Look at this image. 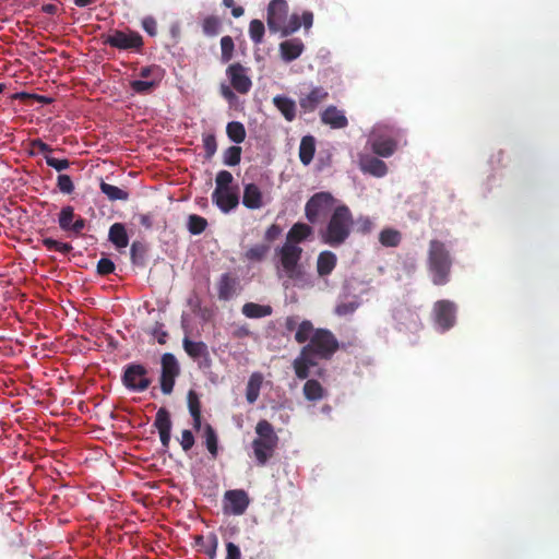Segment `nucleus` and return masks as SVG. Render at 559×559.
I'll return each mask as SVG.
<instances>
[{"instance_id": "nucleus-57", "label": "nucleus", "mask_w": 559, "mask_h": 559, "mask_svg": "<svg viewBox=\"0 0 559 559\" xmlns=\"http://www.w3.org/2000/svg\"><path fill=\"white\" fill-rule=\"evenodd\" d=\"M32 146V154H44L50 155V153L53 151L51 146H49L47 143L41 141L40 139H35L31 142Z\"/></svg>"}, {"instance_id": "nucleus-11", "label": "nucleus", "mask_w": 559, "mask_h": 559, "mask_svg": "<svg viewBox=\"0 0 559 559\" xmlns=\"http://www.w3.org/2000/svg\"><path fill=\"white\" fill-rule=\"evenodd\" d=\"M456 306L450 300H439L433 305L435 322L444 332L455 323Z\"/></svg>"}, {"instance_id": "nucleus-31", "label": "nucleus", "mask_w": 559, "mask_h": 559, "mask_svg": "<svg viewBox=\"0 0 559 559\" xmlns=\"http://www.w3.org/2000/svg\"><path fill=\"white\" fill-rule=\"evenodd\" d=\"M306 400L311 402L320 401L325 395V390L318 380L309 379L302 388Z\"/></svg>"}, {"instance_id": "nucleus-5", "label": "nucleus", "mask_w": 559, "mask_h": 559, "mask_svg": "<svg viewBox=\"0 0 559 559\" xmlns=\"http://www.w3.org/2000/svg\"><path fill=\"white\" fill-rule=\"evenodd\" d=\"M276 255L280 258V263L288 278L298 280L301 277L302 271L299 261L302 255V248L300 246L284 242V245L276 250Z\"/></svg>"}, {"instance_id": "nucleus-15", "label": "nucleus", "mask_w": 559, "mask_h": 559, "mask_svg": "<svg viewBox=\"0 0 559 559\" xmlns=\"http://www.w3.org/2000/svg\"><path fill=\"white\" fill-rule=\"evenodd\" d=\"M182 346L189 357L194 360H199L200 368H207L211 366V356L207 345L204 342H193L189 337H185Z\"/></svg>"}, {"instance_id": "nucleus-18", "label": "nucleus", "mask_w": 559, "mask_h": 559, "mask_svg": "<svg viewBox=\"0 0 559 559\" xmlns=\"http://www.w3.org/2000/svg\"><path fill=\"white\" fill-rule=\"evenodd\" d=\"M393 319L396 322V328L402 330L416 329L418 325V314L406 306H397L393 310Z\"/></svg>"}, {"instance_id": "nucleus-23", "label": "nucleus", "mask_w": 559, "mask_h": 559, "mask_svg": "<svg viewBox=\"0 0 559 559\" xmlns=\"http://www.w3.org/2000/svg\"><path fill=\"white\" fill-rule=\"evenodd\" d=\"M312 233L313 229L310 225L301 222L295 223L288 230L285 242L299 246V243L307 240Z\"/></svg>"}, {"instance_id": "nucleus-59", "label": "nucleus", "mask_w": 559, "mask_h": 559, "mask_svg": "<svg viewBox=\"0 0 559 559\" xmlns=\"http://www.w3.org/2000/svg\"><path fill=\"white\" fill-rule=\"evenodd\" d=\"M194 436L193 433L188 430V429H185L182 432H181V440H180V445L182 448V450L185 452H188L189 450L192 449V447L194 445Z\"/></svg>"}, {"instance_id": "nucleus-41", "label": "nucleus", "mask_w": 559, "mask_h": 559, "mask_svg": "<svg viewBox=\"0 0 559 559\" xmlns=\"http://www.w3.org/2000/svg\"><path fill=\"white\" fill-rule=\"evenodd\" d=\"M222 21L218 16L209 15L202 22L203 33L207 36H215L219 33Z\"/></svg>"}, {"instance_id": "nucleus-58", "label": "nucleus", "mask_w": 559, "mask_h": 559, "mask_svg": "<svg viewBox=\"0 0 559 559\" xmlns=\"http://www.w3.org/2000/svg\"><path fill=\"white\" fill-rule=\"evenodd\" d=\"M115 271V263L108 258H102L97 262V273L99 275H108Z\"/></svg>"}, {"instance_id": "nucleus-2", "label": "nucleus", "mask_w": 559, "mask_h": 559, "mask_svg": "<svg viewBox=\"0 0 559 559\" xmlns=\"http://www.w3.org/2000/svg\"><path fill=\"white\" fill-rule=\"evenodd\" d=\"M354 224L355 219L349 207L338 204L326 223L318 230L319 238L323 243L338 248L348 240Z\"/></svg>"}, {"instance_id": "nucleus-33", "label": "nucleus", "mask_w": 559, "mask_h": 559, "mask_svg": "<svg viewBox=\"0 0 559 559\" xmlns=\"http://www.w3.org/2000/svg\"><path fill=\"white\" fill-rule=\"evenodd\" d=\"M203 437L205 439V447L213 459L217 457L218 454V438L215 429L210 424H205L203 427Z\"/></svg>"}, {"instance_id": "nucleus-22", "label": "nucleus", "mask_w": 559, "mask_h": 559, "mask_svg": "<svg viewBox=\"0 0 559 559\" xmlns=\"http://www.w3.org/2000/svg\"><path fill=\"white\" fill-rule=\"evenodd\" d=\"M359 167L362 173L378 178L385 176L388 173L386 164L374 156H362L359 160Z\"/></svg>"}, {"instance_id": "nucleus-19", "label": "nucleus", "mask_w": 559, "mask_h": 559, "mask_svg": "<svg viewBox=\"0 0 559 559\" xmlns=\"http://www.w3.org/2000/svg\"><path fill=\"white\" fill-rule=\"evenodd\" d=\"M328 96L329 93L325 88L317 86L299 98V105L306 112H312L328 98Z\"/></svg>"}, {"instance_id": "nucleus-44", "label": "nucleus", "mask_w": 559, "mask_h": 559, "mask_svg": "<svg viewBox=\"0 0 559 559\" xmlns=\"http://www.w3.org/2000/svg\"><path fill=\"white\" fill-rule=\"evenodd\" d=\"M270 249V246L266 243H258L249 248L245 255L250 261H262L269 253Z\"/></svg>"}, {"instance_id": "nucleus-34", "label": "nucleus", "mask_w": 559, "mask_h": 559, "mask_svg": "<svg viewBox=\"0 0 559 559\" xmlns=\"http://www.w3.org/2000/svg\"><path fill=\"white\" fill-rule=\"evenodd\" d=\"M99 189L109 201H127L129 199L128 191L105 181L100 182Z\"/></svg>"}, {"instance_id": "nucleus-25", "label": "nucleus", "mask_w": 559, "mask_h": 559, "mask_svg": "<svg viewBox=\"0 0 559 559\" xmlns=\"http://www.w3.org/2000/svg\"><path fill=\"white\" fill-rule=\"evenodd\" d=\"M304 44L299 38H293L280 44L282 59L286 62L296 60L304 51Z\"/></svg>"}, {"instance_id": "nucleus-63", "label": "nucleus", "mask_w": 559, "mask_h": 559, "mask_svg": "<svg viewBox=\"0 0 559 559\" xmlns=\"http://www.w3.org/2000/svg\"><path fill=\"white\" fill-rule=\"evenodd\" d=\"M225 559H241L240 549L236 544H234L231 542H228L226 544V558Z\"/></svg>"}, {"instance_id": "nucleus-60", "label": "nucleus", "mask_w": 559, "mask_h": 559, "mask_svg": "<svg viewBox=\"0 0 559 559\" xmlns=\"http://www.w3.org/2000/svg\"><path fill=\"white\" fill-rule=\"evenodd\" d=\"M142 27L150 36L157 34V23L153 16H145L142 20Z\"/></svg>"}, {"instance_id": "nucleus-9", "label": "nucleus", "mask_w": 559, "mask_h": 559, "mask_svg": "<svg viewBox=\"0 0 559 559\" xmlns=\"http://www.w3.org/2000/svg\"><path fill=\"white\" fill-rule=\"evenodd\" d=\"M226 76L231 87L241 95H247L252 88L250 69L240 62H234L226 69Z\"/></svg>"}, {"instance_id": "nucleus-16", "label": "nucleus", "mask_w": 559, "mask_h": 559, "mask_svg": "<svg viewBox=\"0 0 559 559\" xmlns=\"http://www.w3.org/2000/svg\"><path fill=\"white\" fill-rule=\"evenodd\" d=\"M212 201L214 204L217 205V207L222 212H230L231 210L236 209L239 204V195L237 192V188L213 191Z\"/></svg>"}, {"instance_id": "nucleus-40", "label": "nucleus", "mask_w": 559, "mask_h": 559, "mask_svg": "<svg viewBox=\"0 0 559 559\" xmlns=\"http://www.w3.org/2000/svg\"><path fill=\"white\" fill-rule=\"evenodd\" d=\"M139 75L147 81L156 80V84H159L164 75V70L159 66L152 64L141 68Z\"/></svg>"}, {"instance_id": "nucleus-61", "label": "nucleus", "mask_w": 559, "mask_h": 559, "mask_svg": "<svg viewBox=\"0 0 559 559\" xmlns=\"http://www.w3.org/2000/svg\"><path fill=\"white\" fill-rule=\"evenodd\" d=\"M221 95L229 103L233 104L237 97L235 94V90L231 87V85H227L225 83H222L219 86Z\"/></svg>"}, {"instance_id": "nucleus-46", "label": "nucleus", "mask_w": 559, "mask_h": 559, "mask_svg": "<svg viewBox=\"0 0 559 559\" xmlns=\"http://www.w3.org/2000/svg\"><path fill=\"white\" fill-rule=\"evenodd\" d=\"M147 248L144 242L133 241L130 249L131 260L134 264H143Z\"/></svg>"}, {"instance_id": "nucleus-3", "label": "nucleus", "mask_w": 559, "mask_h": 559, "mask_svg": "<svg viewBox=\"0 0 559 559\" xmlns=\"http://www.w3.org/2000/svg\"><path fill=\"white\" fill-rule=\"evenodd\" d=\"M427 263L435 285L442 286L450 281L452 258L444 242L430 240Z\"/></svg>"}, {"instance_id": "nucleus-37", "label": "nucleus", "mask_w": 559, "mask_h": 559, "mask_svg": "<svg viewBox=\"0 0 559 559\" xmlns=\"http://www.w3.org/2000/svg\"><path fill=\"white\" fill-rule=\"evenodd\" d=\"M226 133L229 140L237 144L242 143L247 134L245 126L239 121L228 122Z\"/></svg>"}, {"instance_id": "nucleus-30", "label": "nucleus", "mask_w": 559, "mask_h": 559, "mask_svg": "<svg viewBox=\"0 0 559 559\" xmlns=\"http://www.w3.org/2000/svg\"><path fill=\"white\" fill-rule=\"evenodd\" d=\"M316 153V140L312 135H305L299 145V159L304 165H309Z\"/></svg>"}, {"instance_id": "nucleus-38", "label": "nucleus", "mask_w": 559, "mask_h": 559, "mask_svg": "<svg viewBox=\"0 0 559 559\" xmlns=\"http://www.w3.org/2000/svg\"><path fill=\"white\" fill-rule=\"evenodd\" d=\"M257 439H264L278 442V437L274 432L273 426L265 419H261L255 426Z\"/></svg>"}, {"instance_id": "nucleus-7", "label": "nucleus", "mask_w": 559, "mask_h": 559, "mask_svg": "<svg viewBox=\"0 0 559 559\" xmlns=\"http://www.w3.org/2000/svg\"><path fill=\"white\" fill-rule=\"evenodd\" d=\"M103 43L120 50H140L144 45L143 37L130 29L128 32L115 29L104 37Z\"/></svg>"}, {"instance_id": "nucleus-14", "label": "nucleus", "mask_w": 559, "mask_h": 559, "mask_svg": "<svg viewBox=\"0 0 559 559\" xmlns=\"http://www.w3.org/2000/svg\"><path fill=\"white\" fill-rule=\"evenodd\" d=\"M225 508L234 515H241L249 507L250 499L243 489L227 490L224 495Z\"/></svg>"}, {"instance_id": "nucleus-12", "label": "nucleus", "mask_w": 559, "mask_h": 559, "mask_svg": "<svg viewBox=\"0 0 559 559\" xmlns=\"http://www.w3.org/2000/svg\"><path fill=\"white\" fill-rule=\"evenodd\" d=\"M58 224L61 230L79 236L86 226V221L76 215L73 206H63L58 215Z\"/></svg>"}, {"instance_id": "nucleus-20", "label": "nucleus", "mask_w": 559, "mask_h": 559, "mask_svg": "<svg viewBox=\"0 0 559 559\" xmlns=\"http://www.w3.org/2000/svg\"><path fill=\"white\" fill-rule=\"evenodd\" d=\"M276 447V441L254 439L252 441V449L258 464L261 466L265 465L266 462L272 457Z\"/></svg>"}, {"instance_id": "nucleus-24", "label": "nucleus", "mask_w": 559, "mask_h": 559, "mask_svg": "<svg viewBox=\"0 0 559 559\" xmlns=\"http://www.w3.org/2000/svg\"><path fill=\"white\" fill-rule=\"evenodd\" d=\"M321 120L333 129H343L347 127L348 120L342 110L335 106H329L322 114Z\"/></svg>"}, {"instance_id": "nucleus-13", "label": "nucleus", "mask_w": 559, "mask_h": 559, "mask_svg": "<svg viewBox=\"0 0 559 559\" xmlns=\"http://www.w3.org/2000/svg\"><path fill=\"white\" fill-rule=\"evenodd\" d=\"M288 5L285 0H272L267 7V26L273 33L282 29V24L286 21Z\"/></svg>"}, {"instance_id": "nucleus-62", "label": "nucleus", "mask_w": 559, "mask_h": 559, "mask_svg": "<svg viewBox=\"0 0 559 559\" xmlns=\"http://www.w3.org/2000/svg\"><path fill=\"white\" fill-rule=\"evenodd\" d=\"M282 234V227L277 224H272L265 231L264 238L266 241L272 242Z\"/></svg>"}, {"instance_id": "nucleus-10", "label": "nucleus", "mask_w": 559, "mask_h": 559, "mask_svg": "<svg viewBox=\"0 0 559 559\" xmlns=\"http://www.w3.org/2000/svg\"><path fill=\"white\" fill-rule=\"evenodd\" d=\"M397 133L390 131V133H382L376 130L370 138V146L372 152L381 157L392 156L397 148Z\"/></svg>"}, {"instance_id": "nucleus-35", "label": "nucleus", "mask_w": 559, "mask_h": 559, "mask_svg": "<svg viewBox=\"0 0 559 559\" xmlns=\"http://www.w3.org/2000/svg\"><path fill=\"white\" fill-rule=\"evenodd\" d=\"M262 384V376L260 373H252L249 378L246 389V399L252 404L254 403L260 394V388Z\"/></svg>"}, {"instance_id": "nucleus-43", "label": "nucleus", "mask_w": 559, "mask_h": 559, "mask_svg": "<svg viewBox=\"0 0 559 559\" xmlns=\"http://www.w3.org/2000/svg\"><path fill=\"white\" fill-rule=\"evenodd\" d=\"M207 227V221L197 214H191L188 218V230L192 235L202 234Z\"/></svg>"}, {"instance_id": "nucleus-1", "label": "nucleus", "mask_w": 559, "mask_h": 559, "mask_svg": "<svg viewBox=\"0 0 559 559\" xmlns=\"http://www.w3.org/2000/svg\"><path fill=\"white\" fill-rule=\"evenodd\" d=\"M338 347V341L330 330L317 329L310 342L301 348L299 356L293 361L296 377L300 380L307 379L310 368L318 364L316 358L330 359Z\"/></svg>"}, {"instance_id": "nucleus-51", "label": "nucleus", "mask_w": 559, "mask_h": 559, "mask_svg": "<svg viewBox=\"0 0 559 559\" xmlns=\"http://www.w3.org/2000/svg\"><path fill=\"white\" fill-rule=\"evenodd\" d=\"M234 181V177L231 173L228 170H219L215 178V190L214 191H221L224 189H234L230 187L231 182Z\"/></svg>"}, {"instance_id": "nucleus-54", "label": "nucleus", "mask_w": 559, "mask_h": 559, "mask_svg": "<svg viewBox=\"0 0 559 559\" xmlns=\"http://www.w3.org/2000/svg\"><path fill=\"white\" fill-rule=\"evenodd\" d=\"M188 408L191 416L201 414V402L195 391L190 390L187 395Z\"/></svg>"}, {"instance_id": "nucleus-49", "label": "nucleus", "mask_w": 559, "mask_h": 559, "mask_svg": "<svg viewBox=\"0 0 559 559\" xmlns=\"http://www.w3.org/2000/svg\"><path fill=\"white\" fill-rule=\"evenodd\" d=\"M264 24L260 20H252L249 25V35L254 44H261L264 35Z\"/></svg>"}, {"instance_id": "nucleus-27", "label": "nucleus", "mask_w": 559, "mask_h": 559, "mask_svg": "<svg viewBox=\"0 0 559 559\" xmlns=\"http://www.w3.org/2000/svg\"><path fill=\"white\" fill-rule=\"evenodd\" d=\"M237 280L230 274L225 273L217 283L218 298L221 300H229L236 293Z\"/></svg>"}, {"instance_id": "nucleus-45", "label": "nucleus", "mask_w": 559, "mask_h": 559, "mask_svg": "<svg viewBox=\"0 0 559 559\" xmlns=\"http://www.w3.org/2000/svg\"><path fill=\"white\" fill-rule=\"evenodd\" d=\"M241 147L238 145L229 146L225 150L223 155V162L226 166H236L241 160Z\"/></svg>"}, {"instance_id": "nucleus-64", "label": "nucleus", "mask_w": 559, "mask_h": 559, "mask_svg": "<svg viewBox=\"0 0 559 559\" xmlns=\"http://www.w3.org/2000/svg\"><path fill=\"white\" fill-rule=\"evenodd\" d=\"M152 334L157 338L159 344H165L168 337V333L163 330V324L158 322L153 329Z\"/></svg>"}, {"instance_id": "nucleus-55", "label": "nucleus", "mask_w": 559, "mask_h": 559, "mask_svg": "<svg viewBox=\"0 0 559 559\" xmlns=\"http://www.w3.org/2000/svg\"><path fill=\"white\" fill-rule=\"evenodd\" d=\"M57 187L64 194H71L74 191V183L69 175H59L57 178Z\"/></svg>"}, {"instance_id": "nucleus-21", "label": "nucleus", "mask_w": 559, "mask_h": 559, "mask_svg": "<svg viewBox=\"0 0 559 559\" xmlns=\"http://www.w3.org/2000/svg\"><path fill=\"white\" fill-rule=\"evenodd\" d=\"M242 204L249 210H259L264 205L262 191L255 183L245 185Z\"/></svg>"}, {"instance_id": "nucleus-48", "label": "nucleus", "mask_w": 559, "mask_h": 559, "mask_svg": "<svg viewBox=\"0 0 559 559\" xmlns=\"http://www.w3.org/2000/svg\"><path fill=\"white\" fill-rule=\"evenodd\" d=\"M43 246L49 251H59L63 254L69 253L73 247L68 242H60L52 238H44L41 240Z\"/></svg>"}, {"instance_id": "nucleus-28", "label": "nucleus", "mask_w": 559, "mask_h": 559, "mask_svg": "<svg viewBox=\"0 0 559 559\" xmlns=\"http://www.w3.org/2000/svg\"><path fill=\"white\" fill-rule=\"evenodd\" d=\"M108 239L117 249L126 248L129 243L126 226L122 223L112 224L109 228Z\"/></svg>"}, {"instance_id": "nucleus-42", "label": "nucleus", "mask_w": 559, "mask_h": 559, "mask_svg": "<svg viewBox=\"0 0 559 559\" xmlns=\"http://www.w3.org/2000/svg\"><path fill=\"white\" fill-rule=\"evenodd\" d=\"M159 84H156V80L147 81V80H134L130 82L131 90L141 95H146L152 93Z\"/></svg>"}, {"instance_id": "nucleus-6", "label": "nucleus", "mask_w": 559, "mask_h": 559, "mask_svg": "<svg viewBox=\"0 0 559 559\" xmlns=\"http://www.w3.org/2000/svg\"><path fill=\"white\" fill-rule=\"evenodd\" d=\"M147 373L148 371L145 366L132 362L124 367L121 382L129 391L144 392L152 383Z\"/></svg>"}, {"instance_id": "nucleus-36", "label": "nucleus", "mask_w": 559, "mask_h": 559, "mask_svg": "<svg viewBox=\"0 0 559 559\" xmlns=\"http://www.w3.org/2000/svg\"><path fill=\"white\" fill-rule=\"evenodd\" d=\"M402 235L393 228H384L379 234V241L384 247H397L401 243Z\"/></svg>"}, {"instance_id": "nucleus-52", "label": "nucleus", "mask_w": 559, "mask_h": 559, "mask_svg": "<svg viewBox=\"0 0 559 559\" xmlns=\"http://www.w3.org/2000/svg\"><path fill=\"white\" fill-rule=\"evenodd\" d=\"M358 307L359 302L357 300L344 301L336 305L334 312L338 317H345L354 313Z\"/></svg>"}, {"instance_id": "nucleus-26", "label": "nucleus", "mask_w": 559, "mask_h": 559, "mask_svg": "<svg viewBox=\"0 0 559 559\" xmlns=\"http://www.w3.org/2000/svg\"><path fill=\"white\" fill-rule=\"evenodd\" d=\"M336 263L337 258L334 252L329 250L320 252L317 259V272L319 276L324 277L330 275L335 269Z\"/></svg>"}, {"instance_id": "nucleus-32", "label": "nucleus", "mask_w": 559, "mask_h": 559, "mask_svg": "<svg viewBox=\"0 0 559 559\" xmlns=\"http://www.w3.org/2000/svg\"><path fill=\"white\" fill-rule=\"evenodd\" d=\"M241 311L247 318L258 319L271 316L273 309L267 305L262 306L255 302H247L242 306Z\"/></svg>"}, {"instance_id": "nucleus-8", "label": "nucleus", "mask_w": 559, "mask_h": 559, "mask_svg": "<svg viewBox=\"0 0 559 559\" xmlns=\"http://www.w3.org/2000/svg\"><path fill=\"white\" fill-rule=\"evenodd\" d=\"M162 372H160V390L164 394H171L176 378L180 374V367L177 358L171 353H165L160 359Z\"/></svg>"}, {"instance_id": "nucleus-53", "label": "nucleus", "mask_w": 559, "mask_h": 559, "mask_svg": "<svg viewBox=\"0 0 559 559\" xmlns=\"http://www.w3.org/2000/svg\"><path fill=\"white\" fill-rule=\"evenodd\" d=\"M203 147L205 151V158L211 159L217 150L216 138L214 134L203 135Z\"/></svg>"}, {"instance_id": "nucleus-50", "label": "nucleus", "mask_w": 559, "mask_h": 559, "mask_svg": "<svg viewBox=\"0 0 559 559\" xmlns=\"http://www.w3.org/2000/svg\"><path fill=\"white\" fill-rule=\"evenodd\" d=\"M300 27H301L300 16L297 13H294L290 15L287 23L284 22V24H282V29H280L278 32H281L282 36H288L290 34L297 32Z\"/></svg>"}, {"instance_id": "nucleus-39", "label": "nucleus", "mask_w": 559, "mask_h": 559, "mask_svg": "<svg viewBox=\"0 0 559 559\" xmlns=\"http://www.w3.org/2000/svg\"><path fill=\"white\" fill-rule=\"evenodd\" d=\"M316 329L309 320H304L299 325L295 334V340L298 344H304L307 341L310 342L312 334Z\"/></svg>"}, {"instance_id": "nucleus-56", "label": "nucleus", "mask_w": 559, "mask_h": 559, "mask_svg": "<svg viewBox=\"0 0 559 559\" xmlns=\"http://www.w3.org/2000/svg\"><path fill=\"white\" fill-rule=\"evenodd\" d=\"M45 160L49 167L56 169L59 173L63 171L70 167V162L67 158L58 159V158L52 157L51 155H46Z\"/></svg>"}, {"instance_id": "nucleus-29", "label": "nucleus", "mask_w": 559, "mask_h": 559, "mask_svg": "<svg viewBox=\"0 0 559 559\" xmlns=\"http://www.w3.org/2000/svg\"><path fill=\"white\" fill-rule=\"evenodd\" d=\"M273 104L287 121H293L296 118V103L292 98L277 95L273 98Z\"/></svg>"}, {"instance_id": "nucleus-17", "label": "nucleus", "mask_w": 559, "mask_h": 559, "mask_svg": "<svg viewBox=\"0 0 559 559\" xmlns=\"http://www.w3.org/2000/svg\"><path fill=\"white\" fill-rule=\"evenodd\" d=\"M154 426L158 430L162 445L167 449L170 442L171 419L170 414L165 407H160L155 416Z\"/></svg>"}, {"instance_id": "nucleus-47", "label": "nucleus", "mask_w": 559, "mask_h": 559, "mask_svg": "<svg viewBox=\"0 0 559 559\" xmlns=\"http://www.w3.org/2000/svg\"><path fill=\"white\" fill-rule=\"evenodd\" d=\"M221 49H222V55H221L222 62L226 63V62L230 61L233 58L234 49H235V44L230 36L226 35L221 38Z\"/></svg>"}, {"instance_id": "nucleus-4", "label": "nucleus", "mask_w": 559, "mask_h": 559, "mask_svg": "<svg viewBox=\"0 0 559 559\" xmlns=\"http://www.w3.org/2000/svg\"><path fill=\"white\" fill-rule=\"evenodd\" d=\"M336 199L330 192L321 191L310 197L305 205V216L310 224L322 222L331 215L336 205Z\"/></svg>"}]
</instances>
